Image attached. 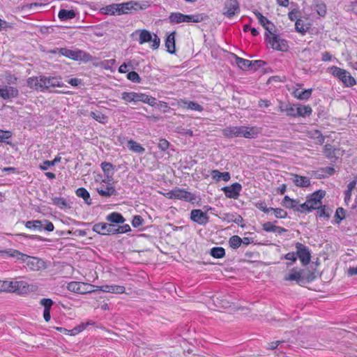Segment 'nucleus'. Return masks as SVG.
Segmentation results:
<instances>
[{"label":"nucleus","instance_id":"obj_1","mask_svg":"<svg viewBox=\"0 0 357 357\" xmlns=\"http://www.w3.org/2000/svg\"><path fill=\"white\" fill-rule=\"evenodd\" d=\"M261 129L256 126H229L222 130V135L227 138L255 139L261 133Z\"/></svg>","mask_w":357,"mask_h":357},{"label":"nucleus","instance_id":"obj_2","mask_svg":"<svg viewBox=\"0 0 357 357\" xmlns=\"http://www.w3.org/2000/svg\"><path fill=\"white\" fill-rule=\"evenodd\" d=\"M8 256L15 257L25 262L27 267L31 271H39L46 268L45 262L40 258L29 256L17 250L3 251Z\"/></svg>","mask_w":357,"mask_h":357},{"label":"nucleus","instance_id":"obj_3","mask_svg":"<svg viewBox=\"0 0 357 357\" xmlns=\"http://www.w3.org/2000/svg\"><path fill=\"white\" fill-rule=\"evenodd\" d=\"M52 53H59L67 58L75 61H89L92 59V56L82 50H72L68 48H56L52 51Z\"/></svg>","mask_w":357,"mask_h":357},{"label":"nucleus","instance_id":"obj_4","mask_svg":"<svg viewBox=\"0 0 357 357\" xmlns=\"http://www.w3.org/2000/svg\"><path fill=\"white\" fill-rule=\"evenodd\" d=\"M121 99L126 102H142L154 106L156 104V99L142 93L135 92H123Z\"/></svg>","mask_w":357,"mask_h":357},{"label":"nucleus","instance_id":"obj_5","mask_svg":"<svg viewBox=\"0 0 357 357\" xmlns=\"http://www.w3.org/2000/svg\"><path fill=\"white\" fill-rule=\"evenodd\" d=\"M328 70L334 77L342 81L345 86L351 87L356 84V79L346 70L335 66L331 67Z\"/></svg>","mask_w":357,"mask_h":357},{"label":"nucleus","instance_id":"obj_6","mask_svg":"<svg viewBox=\"0 0 357 357\" xmlns=\"http://www.w3.org/2000/svg\"><path fill=\"white\" fill-rule=\"evenodd\" d=\"M93 287L92 284L80 282H70L67 285L69 291L81 294L94 291Z\"/></svg>","mask_w":357,"mask_h":357},{"label":"nucleus","instance_id":"obj_7","mask_svg":"<svg viewBox=\"0 0 357 357\" xmlns=\"http://www.w3.org/2000/svg\"><path fill=\"white\" fill-rule=\"evenodd\" d=\"M170 199H177L193 202L196 199V196L185 190L174 188L167 193Z\"/></svg>","mask_w":357,"mask_h":357},{"label":"nucleus","instance_id":"obj_8","mask_svg":"<svg viewBox=\"0 0 357 357\" xmlns=\"http://www.w3.org/2000/svg\"><path fill=\"white\" fill-rule=\"evenodd\" d=\"M296 249L297 258L301 261L303 266H306L310 264L311 260V253L309 248L301 243L297 242L295 244Z\"/></svg>","mask_w":357,"mask_h":357},{"label":"nucleus","instance_id":"obj_9","mask_svg":"<svg viewBox=\"0 0 357 357\" xmlns=\"http://www.w3.org/2000/svg\"><path fill=\"white\" fill-rule=\"evenodd\" d=\"M240 12L239 3L237 0H227L224 4L223 15L231 18Z\"/></svg>","mask_w":357,"mask_h":357},{"label":"nucleus","instance_id":"obj_10","mask_svg":"<svg viewBox=\"0 0 357 357\" xmlns=\"http://www.w3.org/2000/svg\"><path fill=\"white\" fill-rule=\"evenodd\" d=\"M267 39L268 44L273 49L280 51H286L287 50L288 45L287 41L280 38L278 35L273 34Z\"/></svg>","mask_w":357,"mask_h":357},{"label":"nucleus","instance_id":"obj_11","mask_svg":"<svg viewBox=\"0 0 357 357\" xmlns=\"http://www.w3.org/2000/svg\"><path fill=\"white\" fill-rule=\"evenodd\" d=\"M325 191L319 190L314 192L310 197L306 200L312 210L319 207V204H321V199L325 196Z\"/></svg>","mask_w":357,"mask_h":357},{"label":"nucleus","instance_id":"obj_12","mask_svg":"<svg viewBox=\"0 0 357 357\" xmlns=\"http://www.w3.org/2000/svg\"><path fill=\"white\" fill-rule=\"evenodd\" d=\"M303 270L297 268H292L289 273L286 274L284 277L285 281H296L297 284L301 285L303 283Z\"/></svg>","mask_w":357,"mask_h":357},{"label":"nucleus","instance_id":"obj_13","mask_svg":"<svg viewBox=\"0 0 357 357\" xmlns=\"http://www.w3.org/2000/svg\"><path fill=\"white\" fill-rule=\"evenodd\" d=\"M241 185L238 183H234L230 186L222 188L225 196L228 198L237 199L241 190Z\"/></svg>","mask_w":357,"mask_h":357},{"label":"nucleus","instance_id":"obj_14","mask_svg":"<svg viewBox=\"0 0 357 357\" xmlns=\"http://www.w3.org/2000/svg\"><path fill=\"white\" fill-rule=\"evenodd\" d=\"M190 218L199 225H206L208 222V215L200 209H193L190 213Z\"/></svg>","mask_w":357,"mask_h":357},{"label":"nucleus","instance_id":"obj_15","mask_svg":"<svg viewBox=\"0 0 357 357\" xmlns=\"http://www.w3.org/2000/svg\"><path fill=\"white\" fill-rule=\"evenodd\" d=\"M32 285H29L25 281H14L13 290L12 292L17 294H26L32 291Z\"/></svg>","mask_w":357,"mask_h":357},{"label":"nucleus","instance_id":"obj_16","mask_svg":"<svg viewBox=\"0 0 357 357\" xmlns=\"http://www.w3.org/2000/svg\"><path fill=\"white\" fill-rule=\"evenodd\" d=\"M43 91L49 90L51 87H62L63 84L61 83L56 77H47L43 76Z\"/></svg>","mask_w":357,"mask_h":357},{"label":"nucleus","instance_id":"obj_17","mask_svg":"<svg viewBox=\"0 0 357 357\" xmlns=\"http://www.w3.org/2000/svg\"><path fill=\"white\" fill-rule=\"evenodd\" d=\"M119 4V15L128 14L132 12V10H137V9H141L142 7L139 6V4L135 1H128L126 3H121Z\"/></svg>","mask_w":357,"mask_h":357},{"label":"nucleus","instance_id":"obj_18","mask_svg":"<svg viewBox=\"0 0 357 357\" xmlns=\"http://www.w3.org/2000/svg\"><path fill=\"white\" fill-rule=\"evenodd\" d=\"M96 190L103 197H109L117 194L115 188L112 185H101V186L96 188Z\"/></svg>","mask_w":357,"mask_h":357},{"label":"nucleus","instance_id":"obj_19","mask_svg":"<svg viewBox=\"0 0 357 357\" xmlns=\"http://www.w3.org/2000/svg\"><path fill=\"white\" fill-rule=\"evenodd\" d=\"M276 222V221H275L274 222H266L262 225V228L266 232H273L278 233L279 234H281L287 231V229H284V227L276 226L274 224Z\"/></svg>","mask_w":357,"mask_h":357},{"label":"nucleus","instance_id":"obj_20","mask_svg":"<svg viewBox=\"0 0 357 357\" xmlns=\"http://www.w3.org/2000/svg\"><path fill=\"white\" fill-rule=\"evenodd\" d=\"M18 94V90L13 86L0 89V96L4 100L15 98Z\"/></svg>","mask_w":357,"mask_h":357},{"label":"nucleus","instance_id":"obj_21","mask_svg":"<svg viewBox=\"0 0 357 357\" xmlns=\"http://www.w3.org/2000/svg\"><path fill=\"white\" fill-rule=\"evenodd\" d=\"M43 76L32 77L27 79V86L32 89L43 91Z\"/></svg>","mask_w":357,"mask_h":357},{"label":"nucleus","instance_id":"obj_22","mask_svg":"<svg viewBox=\"0 0 357 357\" xmlns=\"http://www.w3.org/2000/svg\"><path fill=\"white\" fill-rule=\"evenodd\" d=\"M297 105L287 103L285 105H281L279 107L280 112H285L287 115L291 117H297Z\"/></svg>","mask_w":357,"mask_h":357},{"label":"nucleus","instance_id":"obj_23","mask_svg":"<svg viewBox=\"0 0 357 357\" xmlns=\"http://www.w3.org/2000/svg\"><path fill=\"white\" fill-rule=\"evenodd\" d=\"M100 289L104 292L113 294H123L125 292V287L120 285H103L100 287Z\"/></svg>","mask_w":357,"mask_h":357},{"label":"nucleus","instance_id":"obj_24","mask_svg":"<svg viewBox=\"0 0 357 357\" xmlns=\"http://www.w3.org/2000/svg\"><path fill=\"white\" fill-rule=\"evenodd\" d=\"M165 47L167 48V51L169 53H175V32H172L169 36H167L165 40Z\"/></svg>","mask_w":357,"mask_h":357},{"label":"nucleus","instance_id":"obj_25","mask_svg":"<svg viewBox=\"0 0 357 357\" xmlns=\"http://www.w3.org/2000/svg\"><path fill=\"white\" fill-rule=\"evenodd\" d=\"M294 183L298 187H308L310 185V180L306 176L295 174L293 176Z\"/></svg>","mask_w":357,"mask_h":357},{"label":"nucleus","instance_id":"obj_26","mask_svg":"<svg viewBox=\"0 0 357 357\" xmlns=\"http://www.w3.org/2000/svg\"><path fill=\"white\" fill-rule=\"evenodd\" d=\"M207 16L204 13L195 15H184V22H200L204 21Z\"/></svg>","mask_w":357,"mask_h":357},{"label":"nucleus","instance_id":"obj_27","mask_svg":"<svg viewBox=\"0 0 357 357\" xmlns=\"http://www.w3.org/2000/svg\"><path fill=\"white\" fill-rule=\"evenodd\" d=\"M76 13L73 10L61 9L59 12L58 17L61 21H67L75 18Z\"/></svg>","mask_w":357,"mask_h":357},{"label":"nucleus","instance_id":"obj_28","mask_svg":"<svg viewBox=\"0 0 357 357\" xmlns=\"http://www.w3.org/2000/svg\"><path fill=\"white\" fill-rule=\"evenodd\" d=\"M297 117L302 116V117H306L311 115L312 109L310 106L309 105H297Z\"/></svg>","mask_w":357,"mask_h":357},{"label":"nucleus","instance_id":"obj_29","mask_svg":"<svg viewBox=\"0 0 357 357\" xmlns=\"http://www.w3.org/2000/svg\"><path fill=\"white\" fill-rule=\"evenodd\" d=\"M106 220L112 223L122 224L125 222L123 215L117 212H113L106 217Z\"/></svg>","mask_w":357,"mask_h":357},{"label":"nucleus","instance_id":"obj_30","mask_svg":"<svg viewBox=\"0 0 357 357\" xmlns=\"http://www.w3.org/2000/svg\"><path fill=\"white\" fill-rule=\"evenodd\" d=\"M234 56L236 63L241 69L243 70L251 69V61L238 57L235 54Z\"/></svg>","mask_w":357,"mask_h":357},{"label":"nucleus","instance_id":"obj_31","mask_svg":"<svg viewBox=\"0 0 357 357\" xmlns=\"http://www.w3.org/2000/svg\"><path fill=\"white\" fill-rule=\"evenodd\" d=\"M298 203H299L298 201H297L296 199H291L287 195H286L284 197V199L282 202V204L283 206H284L285 208H292L295 211H296V208H297V206L298 205Z\"/></svg>","mask_w":357,"mask_h":357},{"label":"nucleus","instance_id":"obj_32","mask_svg":"<svg viewBox=\"0 0 357 357\" xmlns=\"http://www.w3.org/2000/svg\"><path fill=\"white\" fill-rule=\"evenodd\" d=\"M76 195L79 197H82L84 202L88 204H91V199L89 192L84 188H79L76 190Z\"/></svg>","mask_w":357,"mask_h":357},{"label":"nucleus","instance_id":"obj_33","mask_svg":"<svg viewBox=\"0 0 357 357\" xmlns=\"http://www.w3.org/2000/svg\"><path fill=\"white\" fill-rule=\"evenodd\" d=\"M119 3H112L108 6H106L105 8H103V10H105V13L107 15H119Z\"/></svg>","mask_w":357,"mask_h":357},{"label":"nucleus","instance_id":"obj_34","mask_svg":"<svg viewBox=\"0 0 357 357\" xmlns=\"http://www.w3.org/2000/svg\"><path fill=\"white\" fill-rule=\"evenodd\" d=\"M312 94V89H307L304 91H301L299 89H296L294 91V95L296 98L299 100H307L310 98Z\"/></svg>","mask_w":357,"mask_h":357},{"label":"nucleus","instance_id":"obj_35","mask_svg":"<svg viewBox=\"0 0 357 357\" xmlns=\"http://www.w3.org/2000/svg\"><path fill=\"white\" fill-rule=\"evenodd\" d=\"M128 147L130 151L135 153H142L145 151L144 147L132 139L128 142Z\"/></svg>","mask_w":357,"mask_h":357},{"label":"nucleus","instance_id":"obj_36","mask_svg":"<svg viewBox=\"0 0 357 357\" xmlns=\"http://www.w3.org/2000/svg\"><path fill=\"white\" fill-rule=\"evenodd\" d=\"M336 151L337 149L329 144H326L324 149V152L326 157L331 160L337 158V156L335 155Z\"/></svg>","mask_w":357,"mask_h":357},{"label":"nucleus","instance_id":"obj_37","mask_svg":"<svg viewBox=\"0 0 357 357\" xmlns=\"http://www.w3.org/2000/svg\"><path fill=\"white\" fill-rule=\"evenodd\" d=\"M152 40V35L151 33L146 30L142 29L139 31V44H144L147 42H151Z\"/></svg>","mask_w":357,"mask_h":357},{"label":"nucleus","instance_id":"obj_38","mask_svg":"<svg viewBox=\"0 0 357 357\" xmlns=\"http://www.w3.org/2000/svg\"><path fill=\"white\" fill-rule=\"evenodd\" d=\"M169 22L173 24L184 22V14L179 12L172 13L169 16Z\"/></svg>","mask_w":357,"mask_h":357},{"label":"nucleus","instance_id":"obj_39","mask_svg":"<svg viewBox=\"0 0 357 357\" xmlns=\"http://www.w3.org/2000/svg\"><path fill=\"white\" fill-rule=\"evenodd\" d=\"M14 281L0 280V293L12 292Z\"/></svg>","mask_w":357,"mask_h":357},{"label":"nucleus","instance_id":"obj_40","mask_svg":"<svg viewBox=\"0 0 357 357\" xmlns=\"http://www.w3.org/2000/svg\"><path fill=\"white\" fill-rule=\"evenodd\" d=\"M90 116L98 122L105 124L107 121V116L100 111L91 112Z\"/></svg>","mask_w":357,"mask_h":357},{"label":"nucleus","instance_id":"obj_41","mask_svg":"<svg viewBox=\"0 0 357 357\" xmlns=\"http://www.w3.org/2000/svg\"><path fill=\"white\" fill-rule=\"evenodd\" d=\"M25 227L30 229H37L42 230L43 229V221L42 220H29L26 222Z\"/></svg>","mask_w":357,"mask_h":357},{"label":"nucleus","instance_id":"obj_42","mask_svg":"<svg viewBox=\"0 0 357 357\" xmlns=\"http://www.w3.org/2000/svg\"><path fill=\"white\" fill-rule=\"evenodd\" d=\"M101 168L107 178H111L114 174V166L110 162H103Z\"/></svg>","mask_w":357,"mask_h":357},{"label":"nucleus","instance_id":"obj_43","mask_svg":"<svg viewBox=\"0 0 357 357\" xmlns=\"http://www.w3.org/2000/svg\"><path fill=\"white\" fill-rule=\"evenodd\" d=\"M107 223L99 222L93 227V231L100 235H107Z\"/></svg>","mask_w":357,"mask_h":357},{"label":"nucleus","instance_id":"obj_44","mask_svg":"<svg viewBox=\"0 0 357 357\" xmlns=\"http://www.w3.org/2000/svg\"><path fill=\"white\" fill-rule=\"evenodd\" d=\"M210 254L215 258L220 259L225 256V251L222 247H215L211 250Z\"/></svg>","mask_w":357,"mask_h":357},{"label":"nucleus","instance_id":"obj_45","mask_svg":"<svg viewBox=\"0 0 357 357\" xmlns=\"http://www.w3.org/2000/svg\"><path fill=\"white\" fill-rule=\"evenodd\" d=\"M229 244L231 248H232L234 249H237L242 244L241 238H240L238 236H236V235L233 236L229 238Z\"/></svg>","mask_w":357,"mask_h":357},{"label":"nucleus","instance_id":"obj_46","mask_svg":"<svg viewBox=\"0 0 357 357\" xmlns=\"http://www.w3.org/2000/svg\"><path fill=\"white\" fill-rule=\"evenodd\" d=\"M52 202L54 205L57 206L60 208H66L68 207L66 200L62 197H54L52 199Z\"/></svg>","mask_w":357,"mask_h":357},{"label":"nucleus","instance_id":"obj_47","mask_svg":"<svg viewBox=\"0 0 357 357\" xmlns=\"http://www.w3.org/2000/svg\"><path fill=\"white\" fill-rule=\"evenodd\" d=\"M255 16L259 20V22L264 26L268 24H271L272 26H274L273 24L271 23L266 17H264L261 13L258 11L254 12Z\"/></svg>","mask_w":357,"mask_h":357},{"label":"nucleus","instance_id":"obj_48","mask_svg":"<svg viewBox=\"0 0 357 357\" xmlns=\"http://www.w3.org/2000/svg\"><path fill=\"white\" fill-rule=\"evenodd\" d=\"M60 160V157H56L53 160H45L43 162V165H40V169L41 170H47V167L54 166L56 162H59Z\"/></svg>","mask_w":357,"mask_h":357},{"label":"nucleus","instance_id":"obj_49","mask_svg":"<svg viewBox=\"0 0 357 357\" xmlns=\"http://www.w3.org/2000/svg\"><path fill=\"white\" fill-rule=\"evenodd\" d=\"M345 211L343 208L339 207L336 210V213L335 215V221L336 223L339 224L343 219H344Z\"/></svg>","mask_w":357,"mask_h":357},{"label":"nucleus","instance_id":"obj_50","mask_svg":"<svg viewBox=\"0 0 357 357\" xmlns=\"http://www.w3.org/2000/svg\"><path fill=\"white\" fill-rule=\"evenodd\" d=\"M271 211H273L274 215L277 218H285L287 216V213L280 208H273Z\"/></svg>","mask_w":357,"mask_h":357},{"label":"nucleus","instance_id":"obj_51","mask_svg":"<svg viewBox=\"0 0 357 357\" xmlns=\"http://www.w3.org/2000/svg\"><path fill=\"white\" fill-rule=\"evenodd\" d=\"M284 259L291 261V262L287 264V266H290L297 260V256L296 252H288L284 255Z\"/></svg>","mask_w":357,"mask_h":357},{"label":"nucleus","instance_id":"obj_52","mask_svg":"<svg viewBox=\"0 0 357 357\" xmlns=\"http://www.w3.org/2000/svg\"><path fill=\"white\" fill-rule=\"evenodd\" d=\"M127 78L129 80H130V81H132V82H135V83H140V82H141L140 77L135 71H132V72L128 73V75H127Z\"/></svg>","mask_w":357,"mask_h":357},{"label":"nucleus","instance_id":"obj_53","mask_svg":"<svg viewBox=\"0 0 357 357\" xmlns=\"http://www.w3.org/2000/svg\"><path fill=\"white\" fill-rule=\"evenodd\" d=\"M185 103L188 105V109L199 112H202L203 110V107L196 102L190 101Z\"/></svg>","mask_w":357,"mask_h":357},{"label":"nucleus","instance_id":"obj_54","mask_svg":"<svg viewBox=\"0 0 357 357\" xmlns=\"http://www.w3.org/2000/svg\"><path fill=\"white\" fill-rule=\"evenodd\" d=\"M303 282L307 281V282H310L313 281L316 278L315 273L314 272L308 271L307 273H305L304 270H303Z\"/></svg>","mask_w":357,"mask_h":357},{"label":"nucleus","instance_id":"obj_55","mask_svg":"<svg viewBox=\"0 0 357 357\" xmlns=\"http://www.w3.org/2000/svg\"><path fill=\"white\" fill-rule=\"evenodd\" d=\"M144 220L140 215H135L132 218V225L133 227H139L143 225Z\"/></svg>","mask_w":357,"mask_h":357},{"label":"nucleus","instance_id":"obj_56","mask_svg":"<svg viewBox=\"0 0 357 357\" xmlns=\"http://www.w3.org/2000/svg\"><path fill=\"white\" fill-rule=\"evenodd\" d=\"M40 303L44 307V310H50L54 303L50 298H43Z\"/></svg>","mask_w":357,"mask_h":357},{"label":"nucleus","instance_id":"obj_57","mask_svg":"<svg viewBox=\"0 0 357 357\" xmlns=\"http://www.w3.org/2000/svg\"><path fill=\"white\" fill-rule=\"evenodd\" d=\"M296 30L299 32L304 33L306 32L307 29L305 28L303 21L300 19L297 20L295 24Z\"/></svg>","mask_w":357,"mask_h":357},{"label":"nucleus","instance_id":"obj_58","mask_svg":"<svg viewBox=\"0 0 357 357\" xmlns=\"http://www.w3.org/2000/svg\"><path fill=\"white\" fill-rule=\"evenodd\" d=\"M265 64H266V62H264L262 60L251 61V69H254L255 70H257V69L265 66Z\"/></svg>","mask_w":357,"mask_h":357},{"label":"nucleus","instance_id":"obj_59","mask_svg":"<svg viewBox=\"0 0 357 357\" xmlns=\"http://www.w3.org/2000/svg\"><path fill=\"white\" fill-rule=\"evenodd\" d=\"M169 146V142L165 139H160L158 144V147L162 151L167 150Z\"/></svg>","mask_w":357,"mask_h":357},{"label":"nucleus","instance_id":"obj_60","mask_svg":"<svg viewBox=\"0 0 357 357\" xmlns=\"http://www.w3.org/2000/svg\"><path fill=\"white\" fill-rule=\"evenodd\" d=\"M256 207L261 210V211L264 212V213H268L269 211H271L273 208L270 207V208H268L266 206V204L264 202H257L256 204Z\"/></svg>","mask_w":357,"mask_h":357},{"label":"nucleus","instance_id":"obj_61","mask_svg":"<svg viewBox=\"0 0 357 357\" xmlns=\"http://www.w3.org/2000/svg\"><path fill=\"white\" fill-rule=\"evenodd\" d=\"M316 10L320 16H324L326 13V7L324 3L317 4Z\"/></svg>","mask_w":357,"mask_h":357},{"label":"nucleus","instance_id":"obj_62","mask_svg":"<svg viewBox=\"0 0 357 357\" xmlns=\"http://www.w3.org/2000/svg\"><path fill=\"white\" fill-rule=\"evenodd\" d=\"M54 229L52 222H49L47 220L43 221V229H45L47 231H52Z\"/></svg>","mask_w":357,"mask_h":357},{"label":"nucleus","instance_id":"obj_63","mask_svg":"<svg viewBox=\"0 0 357 357\" xmlns=\"http://www.w3.org/2000/svg\"><path fill=\"white\" fill-rule=\"evenodd\" d=\"M317 214L319 217H326L328 218L330 215L326 211V206H321L317 208Z\"/></svg>","mask_w":357,"mask_h":357},{"label":"nucleus","instance_id":"obj_64","mask_svg":"<svg viewBox=\"0 0 357 357\" xmlns=\"http://www.w3.org/2000/svg\"><path fill=\"white\" fill-rule=\"evenodd\" d=\"M296 211L303 212L304 211H312V210L309 206V204H307V202L306 201L305 203L300 204L299 206H297V208H296Z\"/></svg>","mask_w":357,"mask_h":357}]
</instances>
